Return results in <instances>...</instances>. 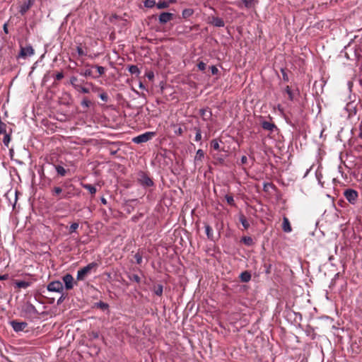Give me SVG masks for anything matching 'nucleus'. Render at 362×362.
I'll return each mask as SVG.
<instances>
[{
    "label": "nucleus",
    "instance_id": "1",
    "mask_svg": "<svg viewBox=\"0 0 362 362\" xmlns=\"http://www.w3.org/2000/svg\"><path fill=\"white\" fill-rule=\"evenodd\" d=\"M75 187L74 185H67L64 183L62 187L54 186L51 189V194L57 198V200L62 199H68L76 195L74 192Z\"/></svg>",
    "mask_w": 362,
    "mask_h": 362
},
{
    "label": "nucleus",
    "instance_id": "2",
    "mask_svg": "<svg viewBox=\"0 0 362 362\" xmlns=\"http://www.w3.org/2000/svg\"><path fill=\"white\" fill-rule=\"evenodd\" d=\"M98 267V264L95 262L88 264L78 271L76 279L78 281H83L87 275H88L93 269L96 270Z\"/></svg>",
    "mask_w": 362,
    "mask_h": 362
},
{
    "label": "nucleus",
    "instance_id": "3",
    "mask_svg": "<svg viewBox=\"0 0 362 362\" xmlns=\"http://www.w3.org/2000/svg\"><path fill=\"white\" fill-rule=\"evenodd\" d=\"M344 196L350 204H355L358 200V194L355 189H346L344 192Z\"/></svg>",
    "mask_w": 362,
    "mask_h": 362
},
{
    "label": "nucleus",
    "instance_id": "4",
    "mask_svg": "<svg viewBox=\"0 0 362 362\" xmlns=\"http://www.w3.org/2000/svg\"><path fill=\"white\" fill-rule=\"evenodd\" d=\"M156 133L155 132H146L144 134H140L134 138L132 139V141L135 144H141L147 142L148 141L151 140L154 136Z\"/></svg>",
    "mask_w": 362,
    "mask_h": 362
},
{
    "label": "nucleus",
    "instance_id": "5",
    "mask_svg": "<svg viewBox=\"0 0 362 362\" xmlns=\"http://www.w3.org/2000/svg\"><path fill=\"white\" fill-rule=\"evenodd\" d=\"M138 181L141 185L144 187H151L153 185V180L146 173L143 171H140L139 173Z\"/></svg>",
    "mask_w": 362,
    "mask_h": 362
},
{
    "label": "nucleus",
    "instance_id": "6",
    "mask_svg": "<svg viewBox=\"0 0 362 362\" xmlns=\"http://www.w3.org/2000/svg\"><path fill=\"white\" fill-rule=\"evenodd\" d=\"M47 288L49 291L52 292L63 293L64 291L62 283L59 281H54L50 282L47 285Z\"/></svg>",
    "mask_w": 362,
    "mask_h": 362
},
{
    "label": "nucleus",
    "instance_id": "7",
    "mask_svg": "<svg viewBox=\"0 0 362 362\" xmlns=\"http://www.w3.org/2000/svg\"><path fill=\"white\" fill-rule=\"evenodd\" d=\"M35 53L34 49L31 45H28L26 47L21 46V50L18 54V58H26L28 56H32Z\"/></svg>",
    "mask_w": 362,
    "mask_h": 362
},
{
    "label": "nucleus",
    "instance_id": "8",
    "mask_svg": "<svg viewBox=\"0 0 362 362\" xmlns=\"http://www.w3.org/2000/svg\"><path fill=\"white\" fill-rule=\"evenodd\" d=\"M62 280L65 284L66 290H71L74 288V284L76 282L74 281V277L70 274H66L62 277Z\"/></svg>",
    "mask_w": 362,
    "mask_h": 362
},
{
    "label": "nucleus",
    "instance_id": "9",
    "mask_svg": "<svg viewBox=\"0 0 362 362\" xmlns=\"http://www.w3.org/2000/svg\"><path fill=\"white\" fill-rule=\"evenodd\" d=\"M207 23L218 28H221L225 25L223 20L219 17L216 16H209Z\"/></svg>",
    "mask_w": 362,
    "mask_h": 362
},
{
    "label": "nucleus",
    "instance_id": "10",
    "mask_svg": "<svg viewBox=\"0 0 362 362\" xmlns=\"http://www.w3.org/2000/svg\"><path fill=\"white\" fill-rule=\"evenodd\" d=\"M174 18V14L169 12H163L158 16V21L160 24H165L172 21Z\"/></svg>",
    "mask_w": 362,
    "mask_h": 362
},
{
    "label": "nucleus",
    "instance_id": "11",
    "mask_svg": "<svg viewBox=\"0 0 362 362\" xmlns=\"http://www.w3.org/2000/svg\"><path fill=\"white\" fill-rule=\"evenodd\" d=\"M11 325L16 332L23 331L27 327L28 323L25 322H18L16 320H13L11 322Z\"/></svg>",
    "mask_w": 362,
    "mask_h": 362
},
{
    "label": "nucleus",
    "instance_id": "12",
    "mask_svg": "<svg viewBox=\"0 0 362 362\" xmlns=\"http://www.w3.org/2000/svg\"><path fill=\"white\" fill-rule=\"evenodd\" d=\"M34 1L33 0H27L25 2H24L21 6L19 9L20 13L23 16L25 15L27 11L32 7L33 5Z\"/></svg>",
    "mask_w": 362,
    "mask_h": 362
},
{
    "label": "nucleus",
    "instance_id": "13",
    "mask_svg": "<svg viewBox=\"0 0 362 362\" xmlns=\"http://www.w3.org/2000/svg\"><path fill=\"white\" fill-rule=\"evenodd\" d=\"M282 229L286 233H290L292 230L289 220L286 216L283 218Z\"/></svg>",
    "mask_w": 362,
    "mask_h": 362
},
{
    "label": "nucleus",
    "instance_id": "14",
    "mask_svg": "<svg viewBox=\"0 0 362 362\" xmlns=\"http://www.w3.org/2000/svg\"><path fill=\"white\" fill-rule=\"evenodd\" d=\"M54 168L57 175L60 177H64L67 173V170L60 165H54Z\"/></svg>",
    "mask_w": 362,
    "mask_h": 362
},
{
    "label": "nucleus",
    "instance_id": "15",
    "mask_svg": "<svg viewBox=\"0 0 362 362\" xmlns=\"http://www.w3.org/2000/svg\"><path fill=\"white\" fill-rule=\"evenodd\" d=\"M199 112H200V115L203 117V119L204 120L209 119L211 117V115H212V113L209 110V108H207V109H201L199 110Z\"/></svg>",
    "mask_w": 362,
    "mask_h": 362
},
{
    "label": "nucleus",
    "instance_id": "16",
    "mask_svg": "<svg viewBox=\"0 0 362 362\" xmlns=\"http://www.w3.org/2000/svg\"><path fill=\"white\" fill-rule=\"evenodd\" d=\"M262 127L265 130L272 132L274 130V129L276 128V126L274 123H272V122H269L267 121H264L262 123Z\"/></svg>",
    "mask_w": 362,
    "mask_h": 362
},
{
    "label": "nucleus",
    "instance_id": "17",
    "mask_svg": "<svg viewBox=\"0 0 362 362\" xmlns=\"http://www.w3.org/2000/svg\"><path fill=\"white\" fill-rule=\"evenodd\" d=\"M152 290L156 295L161 296L163 293V286L161 284L154 285Z\"/></svg>",
    "mask_w": 362,
    "mask_h": 362
},
{
    "label": "nucleus",
    "instance_id": "18",
    "mask_svg": "<svg viewBox=\"0 0 362 362\" xmlns=\"http://www.w3.org/2000/svg\"><path fill=\"white\" fill-rule=\"evenodd\" d=\"M204 228L207 238L211 240H214V234L211 227L209 224L204 223Z\"/></svg>",
    "mask_w": 362,
    "mask_h": 362
},
{
    "label": "nucleus",
    "instance_id": "19",
    "mask_svg": "<svg viewBox=\"0 0 362 362\" xmlns=\"http://www.w3.org/2000/svg\"><path fill=\"white\" fill-rule=\"evenodd\" d=\"M15 284L16 287L19 288H26L31 285V282L25 281H16Z\"/></svg>",
    "mask_w": 362,
    "mask_h": 362
},
{
    "label": "nucleus",
    "instance_id": "20",
    "mask_svg": "<svg viewBox=\"0 0 362 362\" xmlns=\"http://www.w3.org/2000/svg\"><path fill=\"white\" fill-rule=\"evenodd\" d=\"M239 221L242 223L245 230L250 227V223H248L246 217L242 214L239 216Z\"/></svg>",
    "mask_w": 362,
    "mask_h": 362
},
{
    "label": "nucleus",
    "instance_id": "21",
    "mask_svg": "<svg viewBox=\"0 0 362 362\" xmlns=\"http://www.w3.org/2000/svg\"><path fill=\"white\" fill-rule=\"evenodd\" d=\"M81 185L84 189L88 190V192L92 195H94L96 193V188L93 185H92L90 184H83V183H82Z\"/></svg>",
    "mask_w": 362,
    "mask_h": 362
},
{
    "label": "nucleus",
    "instance_id": "22",
    "mask_svg": "<svg viewBox=\"0 0 362 362\" xmlns=\"http://www.w3.org/2000/svg\"><path fill=\"white\" fill-rule=\"evenodd\" d=\"M240 278L243 282H248L251 279V274L245 271L241 273Z\"/></svg>",
    "mask_w": 362,
    "mask_h": 362
},
{
    "label": "nucleus",
    "instance_id": "23",
    "mask_svg": "<svg viewBox=\"0 0 362 362\" xmlns=\"http://www.w3.org/2000/svg\"><path fill=\"white\" fill-rule=\"evenodd\" d=\"M11 132H12V130L11 129L10 132H6V133H3L4 134V139H3V142H4V145L6 147L8 146V144H9L10 141H11Z\"/></svg>",
    "mask_w": 362,
    "mask_h": 362
},
{
    "label": "nucleus",
    "instance_id": "24",
    "mask_svg": "<svg viewBox=\"0 0 362 362\" xmlns=\"http://www.w3.org/2000/svg\"><path fill=\"white\" fill-rule=\"evenodd\" d=\"M128 70L131 74H134L138 76L140 74L139 69L136 65H130L128 66Z\"/></svg>",
    "mask_w": 362,
    "mask_h": 362
},
{
    "label": "nucleus",
    "instance_id": "25",
    "mask_svg": "<svg viewBox=\"0 0 362 362\" xmlns=\"http://www.w3.org/2000/svg\"><path fill=\"white\" fill-rule=\"evenodd\" d=\"M241 242H243L245 245L251 246L254 244L253 240L250 236H244L241 239Z\"/></svg>",
    "mask_w": 362,
    "mask_h": 362
},
{
    "label": "nucleus",
    "instance_id": "26",
    "mask_svg": "<svg viewBox=\"0 0 362 362\" xmlns=\"http://www.w3.org/2000/svg\"><path fill=\"white\" fill-rule=\"evenodd\" d=\"M95 308H100L103 310H107L108 308H109V305L105 302H103V301H99L98 303H95V305H94Z\"/></svg>",
    "mask_w": 362,
    "mask_h": 362
},
{
    "label": "nucleus",
    "instance_id": "27",
    "mask_svg": "<svg viewBox=\"0 0 362 362\" xmlns=\"http://www.w3.org/2000/svg\"><path fill=\"white\" fill-rule=\"evenodd\" d=\"M194 13V10L192 8H185L182 11V16L184 18L190 17Z\"/></svg>",
    "mask_w": 362,
    "mask_h": 362
},
{
    "label": "nucleus",
    "instance_id": "28",
    "mask_svg": "<svg viewBox=\"0 0 362 362\" xmlns=\"http://www.w3.org/2000/svg\"><path fill=\"white\" fill-rule=\"evenodd\" d=\"M80 74L86 77H93L94 78H98V76H95L93 74V71L90 69H86L83 72H81Z\"/></svg>",
    "mask_w": 362,
    "mask_h": 362
},
{
    "label": "nucleus",
    "instance_id": "29",
    "mask_svg": "<svg viewBox=\"0 0 362 362\" xmlns=\"http://www.w3.org/2000/svg\"><path fill=\"white\" fill-rule=\"evenodd\" d=\"M194 131H195L196 132V135H195V141H199L202 140V132H201V129L198 127H194Z\"/></svg>",
    "mask_w": 362,
    "mask_h": 362
},
{
    "label": "nucleus",
    "instance_id": "30",
    "mask_svg": "<svg viewBox=\"0 0 362 362\" xmlns=\"http://www.w3.org/2000/svg\"><path fill=\"white\" fill-rule=\"evenodd\" d=\"M204 156V152L203 150L202 149H199L197 153H196V156H195V158L194 160H200L202 161L203 158Z\"/></svg>",
    "mask_w": 362,
    "mask_h": 362
},
{
    "label": "nucleus",
    "instance_id": "31",
    "mask_svg": "<svg viewBox=\"0 0 362 362\" xmlns=\"http://www.w3.org/2000/svg\"><path fill=\"white\" fill-rule=\"evenodd\" d=\"M144 4V6L146 8H153L156 6V0H146Z\"/></svg>",
    "mask_w": 362,
    "mask_h": 362
},
{
    "label": "nucleus",
    "instance_id": "32",
    "mask_svg": "<svg viewBox=\"0 0 362 362\" xmlns=\"http://www.w3.org/2000/svg\"><path fill=\"white\" fill-rule=\"evenodd\" d=\"M168 6H169V3L167 1H160L158 4H156V7L158 9L167 8Z\"/></svg>",
    "mask_w": 362,
    "mask_h": 362
},
{
    "label": "nucleus",
    "instance_id": "33",
    "mask_svg": "<svg viewBox=\"0 0 362 362\" xmlns=\"http://www.w3.org/2000/svg\"><path fill=\"white\" fill-rule=\"evenodd\" d=\"M285 92L287 93L288 96V99L290 100H293L294 99V95H293V91L291 90V88L287 86L285 88Z\"/></svg>",
    "mask_w": 362,
    "mask_h": 362
},
{
    "label": "nucleus",
    "instance_id": "34",
    "mask_svg": "<svg viewBox=\"0 0 362 362\" xmlns=\"http://www.w3.org/2000/svg\"><path fill=\"white\" fill-rule=\"evenodd\" d=\"M93 67H95L96 69H97V71L98 73V77L100 76H102L105 74V68L103 67V66H99V65H95V66H92Z\"/></svg>",
    "mask_w": 362,
    "mask_h": 362
},
{
    "label": "nucleus",
    "instance_id": "35",
    "mask_svg": "<svg viewBox=\"0 0 362 362\" xmlns=\"http://www.w3.org/2000/svg\"><path fill=\"white\" fill-rule=\"evenodd\" d=\"M128 277H129V280L135 281L138 284H139L141 281L140 277L139 276V275H137L136 274H129L128 276Z\"/></svg>",
    "mask_w": 362,
    "mask_h": 362
},
{
    "label": "nucleus",
    "instance_id": "36",
    "mask_svg": "<svg viewBox=\"0 0 362 362\" xmlns=\"http://www.w3.org/2000/svg\"><path fill=\"white\" fill-rule=\"evenodd\" d=\"M78 226L79 225L78 223H73L69 227V233L70 234L75 233L76 230L78 228Z\"/></svg>",
    "mask_w": 362,
    "mask_h": 362
},
{
    "label": "nucleus",
    "instance_id": "37",
    "mask_svg": "<svg viewBox=\"0 0 362 362\" xmlns=\"http://www.w3.org/2000/svg\"><path fill=\"white\" fill-rule=\"evenodd\" d=\"M211 146L214 150H217V151L219 150L220 149V146H219L218 139H214L211 140Z\"/></svg>",
    "mask_w": 362,
    "mask_h": 362
},
{
    "label": "nucleus",
    "instance_id": "38",
    "mask_svg": "<svg viewBox=\"0 0 362 362\" xmlns=\"http://www.w3.org/2000/svg\"><path fill=\"white\" fill-rule=\"evenodd\" d=\"M241 1L245 4V6L247 8H252L255 5L254 0H241Z\"/></svg>",
    "mask_w": 362,
    "mask_h": 362
},
{
    "label": "nucleus",
    "instance_id": "39",
    "mask_svg": "<svg viewBox=\"0 0 362 362\" xmlns=\"http://www.w3.org/2000/svg\"><path fill=\"white\" fill-rule=\"evenodd\" d=\"M226 199L229 205H230V206L235 205L233 196L227 194V195H226Z\"/></svg>",
    "mask_w": 362,
    "mask_h": 362
},
{
    "label": "nucleus",
    "instance_id": "40",
    "mask_svg": "<svg viewBox=\"0 0 362 362\" xmlns=\"http://www.w3.org/2000/svg\"><path fill=\"white\" fill-rule=\"evenodd\" d=\"M78 81L77 77L76 76H71L70 78V83L76 89H78L79 86L77 85L76 83Z\"/></svg>",
    "mask_w": 362,
    "mask_h": 362
},
{
    "label": "nucleus",
    "instance_id": "41",
    "mask_svg": "<svg viewBox=\"0 0 362 362\" xmlns=\"http://www.w3.org/2000/svg\"><path fill=\"white\" fill-rule=\"evenodd\" d=\"M81 105L83 107H89L90 104H91V102L87 98H84L83 99V100L81 101Z\"/></svg>",
    "mask_w": 362,
    "mask_h": 362
},
{
    "label": "nucleus",
    "instance_id": "42",
    "mask_svg": "<svg viewBox=\"0 0 362 362\" xmlns=\"http://www.w3.org/2000/svg\"><path fill=\"white\" fill-rule=\"evenodd\" d=\"M99 97L104 102H107L108 100H109V97H108L107 94L106 93H105V92L101 93L99 95Z\"/></svg>",
    "mask_w": 362,
    "mask_h": 362
},
{
    "label": "nucleus",
    "instance_id": "43",
    "mask_svg": "<svg viewBox=\"0 0 362 362\" xmlns=\"http://www.w3.org/2000/svg\"><path fill=\"white\" fill-rule=\"evenodd\" d=\"M281 74H282L283 80L284 81H286V82L288 81L289 78H288V76L286 70L284 69H281Z\"/></svg>",
    "mask_w": 362,
    "mask_h": 362
},
{
    "label": "nucleus",
    "instance_id": "44",
    "mask_svg": "<svg viewBox=\"0 0 362 362\" xmlns=\"http://www.w3.org/2000/svg\"><path fill=\"white\" fill-rule=\"evenodd\" d=\"M134 258L136 259V263L138 264H140L141 262H142V256L141 254H139V252H137L136 254H135L134 255Z\"/></svg>",
    "mask_w": 362,
    "mask_h": 362
},
{
    "label": "nucleus",
    "instance_id": "45",
    "mask_svg": "<svg viewBox=\"0 0 362 362\" xmlns=\"http://www.w3.org/2000/svg\"><path fill=\"white\" fill-rule=\"evenodd\" d=\"M27 311L29 312V313H37V310H36L35 306L33 305H32V304H29L27 306Z\"/></svg>",
    "mask_w": 362,
    "mask_h": 362
},
{
    "label": "nucleus",
    "instance_id": "46",
    "mask_svg": "<svg viewBox=\"0 0 362 362\" xmlns=\"http://www.w3.org/2000/svg\"><path fill=\"white\" fill-rule=\"evenodd\" d=\"M206 64L204 62H200L197 64V67L200 71H204L206 69Z\"/></svg>",
    "mask_w": 362,
    "mask_h": 362
},
{
    "label": "nucleus",
    "instance_id": "47",
    "mask_svg": "<svg viewBox=\"0 0 362 362\" xmlns=\"http://www.w3.org/2000/svg\"><path fill=\"white\" fill-rule=\"evenodd\" d=\"M76 51H77V53L78 54L79 56H85V55H86V54L84 52V51L83 50V49L80 46H78L76 47Z\"/></svg>",
    "mask_w": 362,
    "mask_h": 362
},
{
    "label": "nucleus",
    "instance_id": "48",
    "mask_svg": "<svg viewBox=\"0 0 362 362\" xmlns=\"http://www.w3.org/2000/svg\"><path fill=\"white\" fill-rule=\"evenodd\" d=\"M78 90H80L81 92L83 93H88L90 91H89V89L86 88V87H83V86H80L78 87V89H77Z\"/></svg>",
    "mask_w": 362,
    "mask_h": 362
},
{
    "label": "nucleus",
    "instance_id": "49",
    "mask_svg": "<svg viewBox=\"0 0 362 362\" xmlns=\"http://www.w3.org/2000/svg\"><path fill=\"white\" fill-rule=\"evenodd\" d=\"M64 78V74L63 72H59L56 74L55 78L57 81H60Z\"/></svg>",
    "mask_w": 362,
    "mask_h": 362
},
{
    "label": "nucleus",
    "instance_id": "50",
    "mask_svg": "<svg viewBox=\"0 0 362 362\" xmlns=\"http://www.w3.org/2000/svg\"><path fill=\"white\" fill-rule=\"evenodd\" d=\"M211 74L213 75H216L218 73V69L215 66H211Z\"/></svg>",
    "mask_w": 362,
    "mask_h": 362
},
{
    "label": "nucleus",
    "instance_id": "51",
    "mask_svg": "<svg viewBox=\"0 0 362 362\" xmlns=\"http://www.w3.org/2000/svg\"><path fill=\"white\" fill-rule=\"evenodd\" d=\"M175 134L178 136H181L183 134V129L182 127H178L177 129L175 131Z\"/></svg>",
    "mask_w": 362,
    "mask_h": 362
},
{
    "label": "nucleus",
    "instance_id": "52",
    "mask_svg": "<svg viewBox=\"0 0 362 362\" xmlns=\"http://www.w3.org/2000/svg\"><path fill=\"white\" fill-rule=\"evenodd\" d=\"M146 76L148 77V79L152 80L154 78L153 72H152V71L148 72L146 74Z\"/></svg>",
    "mask_w": 362,
    "mask_h": 362
},
{
    "label": "nucleus",
    "instance_id": "53",
    "mask_svg": "<svg viewBox=\"0 0 362 362\" xmlns=\"http://www.w3.org/2000/svg\"><path fill=\"white\" fill-rule=\"evenodd\" d=\"M118 150H119L118 148H113L112 147H111V148H110V154H111V155H115V154H116Z\"/></svg>",
    "mask_w": 362,
    "mask_h": 362
},
{
    "label": "nucleus",
    "instance_id": "54",
    "mask_svg": "<svg viewBox=\"0 0 362 362\" xmlns=\"http://www.w3.org/2000/svg\"><path fill=\"white\" fill-rule=\"evenodd\" d=\"M3 29H4V31L6 34H8V23H4V26H3Z\"/></svg>",
    "mask_w": 362,
    "mask_h": 362
},
{
    "label": "nucleus",
    "instance_id": "55",
    "mask_svg": "<svg viewBox=\"0 0 362 362\" xmlns=\"http://www.w3.org/2000/svg\"><path fill=\"white\" fill-rule=\"evenodd\" d=\"M8 279V274L0 275V280H6Z\"/></svg>",
    "mask_w": 362,
    "mask_h": 362
},
{
    "label": "nucleus",
    "instance_id": "56",
    "mask_svg": "<svg viewBox=\"0 0 362 362\" xmlns=\"http://www.w3.org/2000/svg\"><path fill=\"white\" fill-rule=\"evenodd\" d=\"M64 296L62 294V296L58 299L57 304L58 305L61 304L64 301Z\"/></svg>",
    "mask_w": 362,
    "mask_h": 362
},
{
    "label": "nucleus",
    "instance_id": "57",
    "mask_svg": "<svg viewBox=\"0 0 362 362\" xmlns=\"http://www.w3.org/2000/svg\"><path fill=\"white\" fill-rule=\"evenodd\" d=\"M247 158L245 156H243L242 158H241V162L242 163L245 164L247 163Z\"/></svg>",
    "mask_w": 362,
    "mask_h": 362
},
{
    "label": "nucleus",
    "instance_id": "58",
    "mask_svg": "<svg viewBox=\"0 0 362 362\" xmlns=\"http://www.w3.org/2000/svg\"><path fill=\"white\" fill-rule=\"evenodd\" d=\"M317 177L319 183L321 185L322 187H323L324 186V183L321 181L322 178L320 177L319 175H317Z\"/></svg>",
    "mask_w": 362,
    "mask_h": 362
},
{
    "label": "nucleus",
    "instance_id": "59",
    "mask_svg": "<svg viewBox=\"0 0 362 362\" xmlns=\"http://www.w3.org/2000/svg\"><path fill=\"white\" fill-rule=\"evenodd\" d=\"M317 177L319 183L321 185L322 187H323L324 186V183L321 181L322 178L320 177L319 175H317Z\"/></svg>",
    "mask_w": 362,
    "mask_h": 362
},
{
    "label": "nucleus",
    "instance_id": "60",
    "mask_svg": "<svg viewBox=\"0 0 362 362\" xmlns=\"http://www.w3.org/2000/svg\"><path fill=\"white\" fill-rule=\"evenodd\" d=\"M359 134H358V137L362 139V124L360 125V127H359Z\"/></svg>",
    "mask_w": 362,
    "mask_h": 362
},
{
    "label": "nucleus",
    "instance_id": "61",
    "mask_svg": "<svg viewBox=\"0 0 362 362\" xmlns=\"http://www.w3.org/2000/svg\"><path fill=\"white\" fill-rule=\"evenodd\" d=\"M101 202L103 204H107V200L105 199V198H101Z\"/></svg>",
    "mask_w": 362,
    "mask_h": 362
},
{
    "label": "nucleus",
    "instance_id": "62",
    "mask_svg": "<svg viewBox=\"0 0 362 362\" xmlns=\"http://www.w3.org/2000/svg\"><path fill=\"white\" fill-rule=\"evenodd\" d=\"M93 334L94 338H98V333H93Z\"/></svg>",
    "mask_w": 362,
    "mask_h": 362
},
{
    "label": "nucleus",
    "instance_id": "63",
    "mask_svg": "<svg viewBox=\"0 0 362 362\" xmlns=\"http://www.w3.org/2000/svg\"><path fill=\"white\" fill-rule=\"evenodd\" d=\"M175 2H176V0H169V2H168V3H169V4H170V3L173 4V3H175Z\"/></svg>",
    "mask_w": 362,
    "mask_h": 362
},
{
    "label": "nucleus",
    "instance_id": "64",
    "mask_svg": "<svg viewBox=\"0 0 362 362\" xmlns=\"http://www.w3.org/2000/svg\"><path fill=\"white\" fill-rule=\"evenodd\" d=\"M219 161H220L221 163H223V158H219Z\"/></svg>",
    "mask_w": 362,
    "mask_h": 362
}]
</instances>
